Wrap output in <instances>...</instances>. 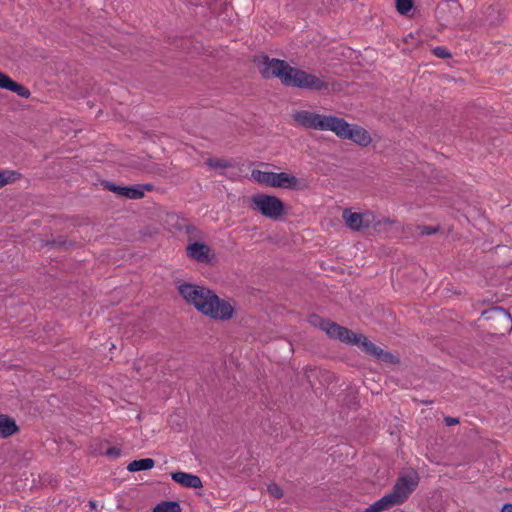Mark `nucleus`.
<instances>
[{"instance_id": "7", "label": "nucleus", "mask_w": 512, "mask_h": 512, "mask_svg": "<svg viewBox=\"0 0 512 512\" xmlns=\"http://www.w3.org/2000/svg\"><path fill=\"white\" fill-rule=\"evenodd\" d=\"M506 16L505 5L498 0L484 5L475 16L473 24L478 27L495 28L504 23Z\"/></svg>"}, {"instance_id": "32", "label": "nucleus", "mask_w": 512, "mask_h": 512, "mask_svg": "<svg viewBox=\"0 0 512 512\" xmlns=\"http://www.w3.org/2000/svg\"><path fill=\"white\" fill-rule=\"evenodd\" d=\"M267 491L268 493L274 497L275 499H280L283 497V490L282 488L276 484V483H271L268 485L267 487Z\"/></svg>"}, {"instance_id": "27", "label": "nucleus", "mask_w": 512, "mask_h": 512, "mask_svg": "<svg viewBox=\"0 0 512 512\" xmlns=\"http://www.w3.org/2000/svg\"><path fill=\"white\" fill-rule=\"evenodd\" d=\"M7 90L14 92L18 96L23 97V98H29L31 95L30 90L27 87H25L21 83L16 82L15 80H12V82Z\"/></svg>"}, {"instance_id": "26", "label": "nucleus", "mask_w": 512, "mask_h": 512, "mask_svg": "<svg viewBox=\"0 0 512 512\" xmlns=\"http://www.w3.org/2000/svg\"><path fill=\"white\" fill-rule=\"evenodd\" d=\"M122 197L127 199H141L144 197V192L141 191L137 184L131 186H124Z\"/></svg>"}, {"instance_id": "21", "label": "nucleus", "mask_w": 512, "mask_h": 512, "mask_svg": "<svg viewBox=\"0 0 512 512\" xmlns=\"http://www.w3.org/2000/svg\"><path fill=\"white\" fill-rule=\"evenodd\" d=\"M396 506L394 501L390 498L388 494L384 495L374 503H372L369 507H367L363 512H383L387 509Z\"/></svg>"}, {"instance_id": "46", "label": "nucleus", "mask_w": 512, "mask_h": 512, "mask_svg": "<svg viewBox=\"0 0 512 512\" xmlns=\"http://www.w3.org/2000/svg\"><path fill=\"white\" fill-rule=\"evenodd\" d=\"M205 503H206L207 505H210V503H209L208 499H205Z\"/></svg>"}, {"instance_id": "43", "label": "nucleus", "mask_w": 512, "mask_h": 512, "mask_svg": "<svg viewBox=\"0 0 512 512\" xmlns=\"http://www.w3.org/2000/svg\"><path fill=\"white\" fill-rule=\"evenodd\" d=\"M184 4L190 5L192 3V0H181Z\"/></svg>"}, {"instance_id": "42", "label": "nucleus", "mask_w": 512, "mask_h": 512, "mask_svg": "<svg viewBox=\"0 0 512 512\" xmlns=\"http://www.w3.org/2000/svg\"><path fill=\"white\" fill-rule=\"evenodd\" d=\"M89 506H90V508H91L92 510H94V509H96V507H97V502H96V501H94V500H90V501H89Z\"/></svg>"}, {"instance_id": "9", "label": "nucleus", "mask_w": 512, "mask_h": 512, "mask_svg": "<svg viewBox=\"0 0 512 512\" xmlns=\"http://www.w3.org/2000/svg\"><path fill=\"white\" fill-rule=\"evenodd\" d=\"M462 12V6L458 0H444L437 4L435 16L440 25L449 27L457 24Z\"/></svg>"}, {"instance_id": "16", "label": "nucleus", "mask_w": 512, "mask_h": 512, "mask_svg": "<svg viewBox=\"0 0 512 512\" xmlns=\"http://www.w3.org/2000/svg\"><path fill=\"white\" fill-rule=\"evenodd\" d=\"M312 319H315V321L311 320V323L313 325H315V326L318 325L322 330H324L326 332V334L330 338L335 339V340L338 339L339 333L342 328L341 325H339L338 323H336L330 319L321 318L316 314L312 315Z\"/></svg>"}, {"instance_id": "30", "label": "nucleus", "mask_w": 512, "mask_h": 512, "mask_svg": "<svg viewBox=\"0 0 512 512\" xmlns=\"http://www.w3.org/2000/svg\"><path fill=\"white\" fill-rule=\"evenodd\" d=\"M101 184L103 185V187L105 189H107L108 191L110 192H113L115 193L116 195L118 196H121L123 195V190H124V186L125 185H118L114 182H111V181H108V180H103L101 182Z\"/></svg>"}, {"instance_id": "28", "label": "nucleus", "mask_w": 512, "mask_h": 512, "mask_svg": "<svg viewBox=\"0 0 512 512\" xmlns=\"http://www.w3.org/2000/svg\"><path fill=\"white\" fill-rule=\"evenodd\" d=\"M396 10L401 15H408L414 7V0H396Z\"/></svg>"}, {"instance_id": "25", "label": "nucleus", "mask_w": 512, "mask_h": 512, "mask_svg": "<svg viewBox=\"0 0 512 512\" xmlns=\"http://www.w3.org/2000/svg\"><path fill=\"white\" fill-rule=\"evenodd\" d=\"M205 165H207L210 169H227L233 166L232 162L223 159V158H208L205 161Z\"/></svg>"}, {"instance_id": "2", "label": "nucleus", "mask_w": 512, "mask_h": 512, "mask_svg": "<svg viewBox=\"0 0 512 512\" xmlns=\"http://www.w3.org/2000/svg\"><path fill=\"white\" fill-rule=\"evenodd\" d=\"M194 309L213 320L227 321L233 317L234 307L213 290L194 284Z\"/></svg>"}, {"instance_id": "10", "label": "nucleus", "mask_w": 512, "mask_h": 512, "mask_svg": "<svg viewBox=\"0 0 512 512\" xmlns=\"http://www.w3.org/2000/svg\"><path fill=\"white\" fill-rule=\"evenodd\" d=\"M328 115L311 112L308 110L297 111L294 120L301 126L308 129L324 131Z\"/></svg>"}, {"instance_id": "22", "label": "nucleus", "mask_w": 512, "mask_h": 512, "mask_svg": "<svg viewBox=\"0 0 512 512\" xmlns=\"http://www.w3.org/2000/svg\"><path fill=\"white\" fill-rule=\"evenodd\" d=\"M155 466V461L152 458H142L138 460L131 461L127 470L129 472H139V471H147L152 469Z\"/></svg>"}, {"instance_id": "37", "label": "nucleus", "mask_w": 512, "mask_h": 512, "mask_svg": "<svg viewBox=\"0 0 512 512\" xmlns=\"http://www.w3.org/2000/svg\"><path fill=\"white\" fill-rule=\"evenodd\" d=\"M192 232L187 234V245H186V255L192 259Z\"/></svg>"}, {"instance_id": "44", "label": "nucleus", "mask_w": 512, "mask_h": 512, "mask_svg": "<svg viewBox=\"0 0 512 512\" xmlns=\"http://www.w3.org/2000/svg\"><path fill=\"white\" fill-rule=\"evenodd\" d=\"M423 403H424L425 405H428V404H431V403H432V401H423Z\"/></svg>"}, {"instance_id": "35", "label": "nucleus", "mask_w": 512, "mask_h": 512, "mask_svg": "<svg viewBox=\"0 0 512 512\" xmlns=\"http://www.w3.org/2000/svg\"><path fill=\"white\" fill-rule=\"evenodd\" d=\"M419 232L421 235H432L435 234L439 230V226L432 227V226H418Z\"/></svg>"}, {"instance_id": "18", "label": "nucleus", "mask_w": 512, "mask_h": 512, "mask_svg": "<svg viewBox=\"0 0 512 512\" xmlns=\"http://www.w3.org/2000/svg\"><path fill=\"white\" fill-rule=\"evenodd\" d=\"M165 223L170 231L181 232L185 229L186 234L192 232V224H190L187 219L181 218L175 213H168Z\"/></svg>"}, {"instance_id": "40", "label": "nucleus", "mask_w": 512, "mask_h": 512, "mask_svg": "<svg viewBox=\"0 0 512 512\" xmlns=\"http://www.w3.org/2000/svg\"><path fill=\"white\" fill-rule=\"evenodd\" d=\"M137 187H139L142 192H144L145 190L151 191L153 189L152 184H137Z\"/></svg>"}, {"instance_id": "13", "label": "nucleus", "mask_w": 512, "mask_h": 512, "mask_svg": "<svg viewBox=\"0 0 512 512\" xmlns=\"http://www.w3.org/2000/svg\"><path fill=\"white\" fill-rule=\"evenodd\" d=\"M343 139L350 140L362 147H367L372 141L369 132L357 124H350Z\"/></svg>"}, {"instance_id": "1", "label": "nucleus", "mask_w": 512, "mask_h": 512, "mask_svg": "<svg viewBox=\"0 0 512 512\" xmlns=\"http://www.w3.org/2000/svg\"><path fill=\"white\" fill-rule=\"evenodd\" d=\"M257 66L263 65L260 74L264 79L278 78L285 87L306 89L311 91H327L328 82L324 78L317 77L297 67H292L285 60L278 58H269L266 53H262L254 58Z\"/></svg>"}, {"instance_id": "38", "label": "nucleus", "mask_w": 512, "mask_h": 512, "mask_svg": "<svg viewBox=\"0 0 512 512\" xmlns=\"http://www.w3.org/2000/svg\"><path fill=\"white\" fill-rule=\"evenodd\" d=\"M444 423L447 425V426H453V425H456L459 423V419L458 418H454V417H451V416H447L444 418Z\"/></svg>"}, {"instance_id": "8", "label": "nucleus", "mask_w": 512, "mask_h": 512, "mask_svg": "<svg viewBox=\"0 0 512 512\" xmlns=\"http://www.w3.org/2000/svg\"><path fill=\"white\" fill-rule=\"evenodd\" d=\"M419 482L420 476L418 472L411 469L409 472L398 476L388 495L396 505H401L409 498L410 494L416 490Z\"/></svg>"}, {"instance_id": "36", "label": "nucleus", "mask_w": 512, "mask_h": 512, "mask_svg": "<svg viewBox=\"0 0 512 512\" xmlns=\"http://www.w3.org/2000/svg\"><path fill=\"white\" fill-rule=\"evenodd\" d=\"M122 451L119 447L116 446H110L106 449L104 452V455L112 458H117L121 455Z\"/></svg>"}, {"instance_id": "14", "label": "nucleus", "mask_w": 512, "mask_h": 512, "mask_svg": "<svg viewBox=\"0 0 512 512\" xmlns=\"http://www.w3.org/2000/svg\"><path fill=\"white\" fill-rule=\"evenodd\" d=\"M337 340L345 344L356 345L363 352L364 342H367L368 338L364 334L355 333L351 329L342 326Z\"/></svg>"}, {"instance_id": "11", "label": "nucleus", "mask_w": 512, "mask_h": 512, "mask_svg": "<svg viewBox=\"0 0 512 512\" xmlns=\"http://www.w3.org/2000/svg\"><path fill=\"white\" fill-rule=\"evenodd\" d=\"M363 353L368 355L369 357L376 359L377 361L390 364V365H398L400 364L399 356L391 353L390 351L383 350L381 347L377 346L369 339L367 342H364V350Z\"/></svg>"}, {"instance_id": "12", "label": "nucleus", "mask_w": 512, "mask_h": 512, "mask_svg": "<svg viewBox=\"0 0 512 512\" xmlns=\"http://www.w3.org/2000/svg\"><path fill=\"white\" fill-rule=\"evenodd\" d=\"M194 261L208 266H216L219 259L211 246L205 242L194 240Z\"/></svg>"}, {"instance_id": "23", "label": "nucleus", "mask_w": 512, "mask_h": 512, "mask_svg": "<svg viewBox=\"0 0 512 512\" xmlns=\"http://www.w3.org/2000/svg\"><path fill=\"white\" fill-rule=\"evenodd\" d=\"M181 506L178 501L166 500L156 504L152 512H181Z\"/></svg>"}, {"instance_id": "17", "label": "nucleus", "mask_w": 512, "mask_h": 512, "mask_svg": "<svg viewBox=\"0 0 512 512\" xmlns=\"http://www.w3.org/2000/svg\"><path fill=\"white\" fill-rule=\"evenodd\" d=\"M348 127H350V123L344 118L328 115L324 131H332L339 138L343 139Z\"/></svg>"}, {"instance_id": "29", "label": "nucleus", "mask_w": 512, "mask_h": 512, "mask_svg": "<svg viewBox=\"0 0 512 512\" xmlns=\"http://www.w3.org/2000/svg\"><path fill=\"white\" fill-rule=\"evenodd\" d=\"M180 295L188 304H192V283L185 282L178 287Z\"/></svg>"}, {"instance_id": "24", "label": "nucleus", "mask_w": 512, "mask_h": 512, "mask_svg": "<svg viewBox=\"0 0 512 512\" xmlns=\"http://www.w3.org/2000/svg\"><path fill=\"white\" fill-rule=\"evenodd\" d=\"M170 476L177 484L185 488H192V473L174 471L170 473Z\"/></svg>"}, {"instance_id": "5", "label": "nucleus", "mask_w": 512, "mask_h": 512, "mask_svg": "<svg viewBox=\"0 0 512 512\" xmlns=\"http://www.w3.org/2000/svg\"><path fill=\"white\" fill-rule=\"evenodd\" d=\"M252 177L260 184L273 188H286L290 190H302L306 187L303 180L298 179L291 173L271 172L254 169Z\"/></svg>"}, {"instance_id": "4", "label": "nucleus", "mask_w": 512, "mask_h": 512, "mask_svg": "<svg viewBox=\"0 0 512 512\" xmlns=\"http://www.w3.org/2000/svg\"><path fill=\"white\" fill-rule=\"evenodd\" d=\"M479 320L483 321L482 326L492 335H505L512 330V316L500 306L482 311Z\"/></svg>"}, {"instance_id": "33", "label": "nucleus", "mask_w": 512, "mask_h": 512, "mask_svg": "<svg viewBox=\"0 0 512 512\" xmlns=\"http://www.w3.org/2000/svg\"><path fill=\"white\" fill-rule=\"evenodd\" d=\"M1 172L4 174V177L7 179V184L15 182L16 180H19L22 175L18 171L15 170H1Z\"/></svg>"}, {"instance_id": "45", "label": "nucleus", "mask_w": 512, "mask_h": 512, "mask_svg": "<svg viewBox=\"0 0 512 512\" xmlns=\"http://www.w3.org/2000/svg\"><path fill=\"white\" fill-rule=\"evenodd\" d=\"M196 494H197L198 496H200V497L202 496V493H201V492H196Z\"/></svg>"}, {"instance_id": "15", "label": "nucleus", "mask_w": 512, "mask_h": 512, "mask_svg": "<svg viewBox=\"0 0 512 512\" xmlns=\"http://www.w3.org/2000/svg\"><path fill=\"white\" fill-rule=\"evenodd\" d=\"M312 319H315V321L311 320V323L313 325H315V326L318 325L322 330H324L326 332V334L330 338L335 339V340L338 339L339 333L342 328L341 325H339L338 323H336L330 319L321 318L316 314L312 315Z\"/></svg>"}, {"instance_id": "20", "label": "nucleus", "mask_w": 512, "mask_h": 512, "mask_svg": "<svg viewBox=\"0 0 512 512\" xmlns=\"http://www.w3.org/2000/svg\"><path fill=\"white\" fill-rule=\"evenodd\" d=\"M19 431V427L14 418L0 414V437L8 438Z\"/></svg>"}, {"instance_id": "39", "label": "nucleus", "mask_w": 512, "mask_h": 512, "mask_svg": "<svg viewBox=\"0 0 512 512\" xmlns=\"http://www.w3.org/2000/svg\"><path fill=\"white\" fill-rule=\"evenodd\" d=\"M203 487L202 481L200 477L194 475V489H200Z\"/></svg>"}, {"instance_id": "3", "label": "nucleus", "mask_w": 512, "mask_h": 512, "mask_svg": "<svg viewBox=\"0 0 512 512\" xmlns=\"http://www.w3.org/2000/svg\"><path fill=\"white\" fill-rule=\"evenodd\" d=\"M250 208L273 221L286 215V205L275 195L257 193L250 197Z\"/></svg>"}, {"instance_id": "6", "label": "nucleus", "mask_w": 512, "mask_h": 512, "mask_svg": "<svg viewBox=\"0 0 512 512\" xmlns=\"http://www.w3.org/2000/svg\"><path fill=\"white\" fill-rule=\"evenodd\" d=\"M343 220L346 226L353 231H362L373 225L374 230L378 233L385 231L387 225L394 224V221L389 218L376 220L372 212L358 213L352 212L348 208L343 211Z\"/></svg>"}, {"instance_id": "31", "label": "nucleus", "mask_w": 512, "mask_h": 512, "mask_svg": "<svg viewBox=\"0 0 512 512\" xmlns=\"http://www.w3.org/2000/svg\"><path fill=\"white\" fill-rule=\"evenodd\" d=\"M432 53L441 59H449L452 57L451 52L444 46H437L432 49Z\"/></svg>"}, {"instance_id": "34", "label": "nucleus", "mask_w": 512, "mask_h": 512, "mask_svg": "<svg viewBox=\"0 0 512 512\" xmlns=\"http://www.w3.org/2000/svg\"><path fill=\"white\" fill-rule=\"evenodd\" d=\"M12 78L0 70V88L7 90L12 82Z\"/></svg>"}, {"instance_id": "19", "label": "nucleus", "mask_w": 512, "mask_h": 512, "mask_svg": "<svg viewBox=\"0 0 512 512\" xmlns=\"http://www.w3.org/2000/svg\"><path fill=\"white\" fill-rule=\"evenodd\" d=\"M77 242L68 239L66 236L60 235L57 238L46 239L41 241V247L57 249L60 251H69L76 246Z\"/></svg>"}, {"instance_id": "41", "label": "nucleus", "mask_w": 512, "mask_h": 512, "mask_svg": "<svg viewBox=\"0 0 512 512\" xmlns=\"http://www.w3.org/2000/svg\"><path fill=\"white\" fill-rule=\"evenodd\" d=\"M501 512H512V504L505 503L501 508Z\"/></svg>"}]
</instances>
